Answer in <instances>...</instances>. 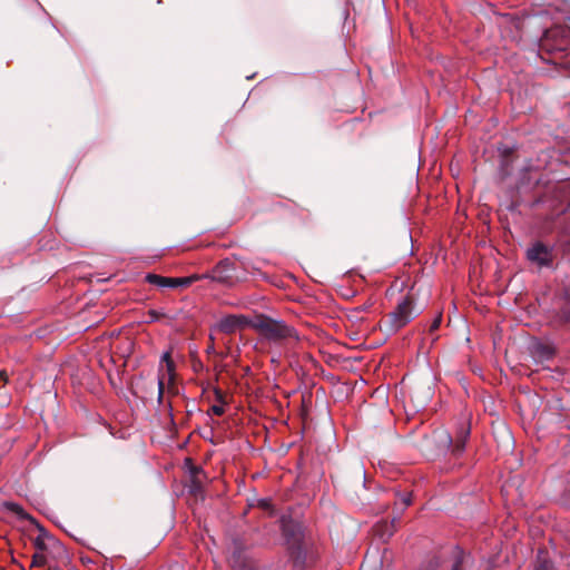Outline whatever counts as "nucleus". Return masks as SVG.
<instances>
[{
	"label": "nucleus",
	"instance_id": "nucleus-12",
	"mask_svg": "<svg viewBox=\"0 0 570 570\" xmlns=\"http://www.w3.org/2000/svg\"><path fill=\"white\" fill-rule=\"evenodd\" d=\"M440 323H441V317H438V318L433 322V324H432V326H431V327H432V330L438 328V327L440 326Z\"/></svg>",
	"mask_w": 570,
	"mask_h": 570
},
{
	"label": "nucleus",
	"instance_id": "nucleus-7",
	"mask_svg": "<svg viewBox=\"0 0 570 570\" xmlns=\"http://www.w3.org/2000/svg\"><path fill=\"white\" fill-rule=\"evenodd\" d=\"M197 279H198V276H196V275L188 276V277H177V278L171 277V287L189 286Z\"/></svg>",
	"mask_w": 570,
	"mask_h": 570
},
{
	"label": "nucleus",
	"instance_id": "nucleus-8",
	"mask_svg": "<svg viewBox=\"0 0 570 570\" xmlns=\"http://www.w3.org/2000/svg\"><path fill=\"white\" fill-rule=\"evenodd\" d=\"M161 360L164 362H166V366H167V371L169 374H171L173 370H174V364L170 360V354L168 352L164 353Z\"/></svg>",
	"mask_w": 570,
	"mask_h": 570
},
{
	"label": "nucleus",
	"instance_id": "nucleus-19",
	"mask_svg": "<svg viewBox=\"0 0 570 570\" xmlns=\"http://www.w3.org/2000/svg\"><path fill=\"white\" fill-rule=\"evenodd\" d=\"M405 505H409L411 503L410 499L404 500Z\"/></svg>",
	"mask_w": 570,
	"mask_h": 570
},
{
	"label": "nucleus",
	"instance_id": "nucleus-14",
	"mask_svg": "<svg viewBox=\"0 0 570 570\" xmlns=\"http://www.w3.org/2000/svg\"><path fill=\"white\" fill-rule=\"evenodd\" d=\"M10 508H11L13 511H16L17 513H20V512L22 511V509H21L19 505L13 504V503H12V504H10Z\"/></svg>",
	"mask_w": 570,
	"mask_h": 570
},
{
	"label": "nucleus",
	"instance_id": "nucleus-3",
	"mask_svg": "<svg viewBox=\"0 0 570 570\" xmlns=\"http://www.w3.org/2000/svg\"><path fill=\"white\" fill-rule=\"evenodd\" d=\"M254 320L243 314H230L222 317L215 325L214 330L225 333L234 334L243 331L246 327H252Z\"/></svg>",
	"mask_w": 570,
	"mask_h": 570
},
{
	"label": "nucleus",
	"instance_id": "nucleus-20",
	"mask_svg": "<svg viewBox=\"0 0 570 570\" xmlns=\"http://www.w3.org/2000/svg\"><path fill=\"white\" fill-rule=\"evenodd\" d=\"M453 570H459V563H455V564L453 566Z\"/></svg>",
	"mask_w": 570,
	"mask_h": 570
},
{
	"label": "nucleus",
	"instance_id": "nucleus-21",
	"mask_svg": "<svg viewBox=\"0 0 570 570\" xmlns=\"http://www.w3.org/2000/svg\"><path fill=\"white\" fill-rule=\"evenodd\" d=\"M468 435H469V431L466 430V431L464 432V440L466 439V436H468Z\"/></svg>",
	"mask_w": 570,
	"mask_h": 570
},
{
	"label": "nucleus",
	"instance_id": "nucleus-9",
	"mask_svg": "<svg viewBox=\"0 0 570 570\" xmlns=\"http://www.w3.org/2000/svg\"><path fill=\"white\" fill-rule=\"evenodd\" d=\"M212 411L216 415H222L224 413V406L222 405H213Z\"/></svg>",
	"mask_w": 570,
	"mask_h": 570
},
{
	"label": "nucleus",
	"instance_id": "nucleus-5",
	"mask_svg": "<svg viewBox=\"0 0 570 570\" xmlns=\"http://www.w3.org/2000/svg\"><path fill=\"white\" fill-rule=\"evenodd\" d=\"M433 442L440 450H449L452 445V438L445 430H439L433 433Z\"/></svg>",
	"mask_w": 570,
	"mask_h": 570
},
{
	"label": "nucleus",
	"instance_id": "nucleus-4",
	"mask_svg": "<svg viewBox=\"0 0 570 570\" xmlns=\"http://www.w3.org/2000/svg\"><path fill=\"white\" fill-rule=\"evenodd\" d=\"M527 257L529 261L538 264L539 266H548L552 262L551 250L541 243H535L532 245L527 250Z\"/></svg>",
	"mask_w": 570,
	"mask_h": 570
},
{
	"label": "nucleus",
	"instance_id": "nucleus-16",
	"mask_svg": "<svg viewBox=\"0 0 570 570\" xmlns=\"http://www.w3.org/2000/svg\"><path fill=\"white\" fill-rule=\"evenodd\" d=\"M261 504H262V507H264V508H267V507H268V502H267L266 500H262V501H261Z\"/></svg>",
	"mask_w": 570,
	"mask_h": 570
},
{
	"label": "nucleus",
	"instance_id": "nucleus-17",
	"mask_svg": "<svg viewBox=\"0 0 570 570\" xmlns=\"http://www.w3.org/2000/svg\"><path fill=\"white\" fill-rule=\"evenodd\" d=\"M0 377H2L4 381H7V373L6 372H0Z\"/></svg>",
	"mask_w": 570,
	"mask_h": 570
},
{
	"label": "nucleus",
	"instance_id": "nucleus-2",
	"mask_svg": "<svg viewBox=\"0 0 570 570\" xmlns=\"http://www.w3.org/2000/svg\"><path fill=\"white\" fill-rule=\"evenodd\" d=\"M413 317L412 302L405 297L400 302L396 308L389 314L387 320L384 321L383 326L387 333H395L405 326Z\"/></svg>",
	"mask_w": 570,
	"mask_h": 570
},
{
	"label": "nucleus",
	"instance_id": "nucleus-15",
	"mask_svg": "<svg viewBox=\"0 0 570 570\" xmlns=\"http://www.w3.org/2000/svg\"><path fill=\"white\" fill-rule=\"evenodd\" d=\"M456 446L459 450H462L464 446V440L462 442H458Z\"/></svg>",
	"mask_w": 570,
	"mask_h": 570
},
{
	"label": "nucleus",
	"instance_id": "nucleus-1",
	"mask_svg": "<svg viewBox=\"0 0 570 570\" xmlns=\"http://www.w3.org/2000/svg\"><path fill=\"white\" fill-rule=\"evenodd\" d=\"M252 328L268 341L294 342L298 340V334L294 327L283 321L274 320L265 315L256 316Z\"/></svg>",
	"mask_w": 570,
	"mask_h": 570
},
{
	"label": "nucleus",
	"instance_id": "nucleus-6",
	"mask_svg": "<svg viewBox=\"0 0 570 570\" xmlns=\"http://www.w3.org/2000/svg\"><path fill=\"white\" fill-rule=\"evenodd\" d=\"M146 282L160 288L171 287V277H165L157 274H147Z\"/></svg>",
	"mask_w": 570,
	"mask_h": 570
},
{
	"label": "nucleus",
	"instance_id": "nucleus-18",
	"mask_svg": "<svg viewBox=\"0 0 570 570\" xmlns=\"http://www.w3.org/2000/svg\"><path fill=\"white\" fill-rule=\"evenodd\" d=\"M537 570H549V568L547 566H542L541 568H539Z\"/></svg>",
	"mask_w": 570,
	"mask_h": 570
},
{
	"label": "nucleus",
	"instance_id": "nucleus-11",
	"mask_svg": "<svg viewBox=\"0 0 570 570\" xmlns=\"http://www.w3.org/2000/svg\"><path fill=\"white\" fill-rule=\"evenodd\" d=\"M150 321H156L159 317V314L156 311L149 312Z\"/></svg>",
	"mask_w": 570,
	"mask_h": 570
},
{
	"label": "nucleus",
	"instance_id": "nucleus-10",
	"mask_svg": "<svg viewBox=\"0 0 570 570\" xmlns=\"http://www.w3.org/2000/svg\"><path fill=\"white\" fill-rule=\"evenodd\" d=\"M33 564H36V566H41V564H43V557H42V556H40V557L35 556V558H33Z\"/></svg>",
	"mask_w": 570,
	"mask_h": 570
},
{
	"label": "nucleus",
	"instance_id": "nucleus-13",
	"mask_svg": "<svg viewBox=\"0 0 570 570\" xmlns=\"http://www.w3.org/2000/svg\"><path fill=\"white\" fill-rule=\"evenodd\" d=\"M158 389H159V396H161L163 389H164V381L161 379L158 380Z\"/></svg>",
	"mask_w": 570,
	"mask_h": 570
}]
</instances>
